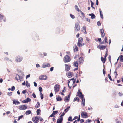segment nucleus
<instances>
[{
  "label": "nucleus",
  "instance_id": "obj_1",
  "mask_svg": "<svg viewBox=\"0 0 123 123\" xmlns=\"http://www.w3.org/2000/svg\"><path fill=\"white\" fill-rule=\"evenodd\" d=\"M83 38L82 37L79 38L77 45L78 47H80L84 45V43H83Z\"/></svg>",
  "mask_w": 123,
  "mask_h": 123
},
{
  "label": "nucleus",
  "instance_id": "obj_2",
  "mask_svg": "<svg viewBox=\"0 0 123 123\" xmlns=\"http://www.w3.org/2000/svg\"><path fill=\"white\" fill-rule=\"evenodd\" d=\"M70 58L68 55H66L63 59V60L65 63L68 62L70 61Z\"/></svg>",
  "mask_w": 123,
  "mask_h": 123
},
{
  "label": "nucleus",
  "instance_id": "obj_3",
  "mask_svg": "<svg viewBox=\"0 0 123 123\" xmlns=\"http://www.w3.org/2000/svg\"><path fill=\"white\" fill-rule=\"evenodd\" d=\"M60 89V85L59 84L55 85L54 87V91L55 93L57 92Z\"/></svg>",
  "mask_w": 123,
  "mask_h": 123
},
{
  "label": "nucleus",
  "instance_id": "obj_4",
  "mask_svg": "<svg viewBox=\"0 0 123 123\" xmlns=\"http://www.w3.org/2000/svg\"><path fill=\"white\" fill-rule=\"evenodd\" d=\"M75 31H78L80 30V27L79 25V24L78 23H75Z\"/></svg>",
  "mask_w": 123,
  "mask_h": 123
},
{
  "label": "nucleus",
  "instance_id": "obj_5",
  "mask_svg": "<svg viewBox=\"0 0 123 123\" xmlns=\"http://www.w3.org/2000/svg\"><path fill=\"white\" fill-rule=\"evenodd\" d=\"M81 116L82 117L86 118L88 117L87 113L83 111L81 113Z\"/></svg>",
  "mask_w": 123,
  "mask_h": 123
},
{
  "label": "nucleus",
  "instance_id": "obj_6",
  "mask_svg": "<svg viewBox=\"0 0 123 123\" xmlns=\"http://www.w3.org/2000/svg\"><path fill=\"white\" fill-rule=\"evenodd\" d=\"M84 60V58L82 57H80L78 59L77 62L79 64H80L83 63Z\"/></svg>",
  "mask_w": 123,
  "mask_h": 123
},
{
  "label": "nucleus",
  "instance_id": "obj_7",
  "mask_svg": "<svg viewBox=\"0 0 123 123\" xmlns=\"http://www.w3.org/2000/svg\"><path fill=\"white\" fill-rule=\"evenodd\" d=\"M27 107L25 105H22L19 106V109L21 110H24L27 108Z\"/></svg>",
  "mask_w": 123,
  "mask_h": 123
},
{
  "label": "nucleus",
  "instance_id": "obj_8",
  "mask_svg": "<svg viewBox=\"0 0 123 123\" xmlns=\"http://www.w3.org/2000/svg\"><path fill=\"white\" fill-rule=\"evenodd\" d=\"M23 59V58L20 56H18L16 57L15 60L17 62H20Z\"/></svg>",
  "mask_w": 123,
  "mask_h": 123
},
{
  "label": "nucleus",
  "instance_id": "obj_9",
  "mask_svg": "<svg viewBox=\"0 0 123 123\" xmlns=\"http://www.w3.org/2000/svg\"><path fill=\"white\" fill-rule=\"evenodd\" d=\"M47 77L46 75H41L40 76L39 78V79L40 80H44L47 79Z\"/></svg>",
  "mask_w": 123,
  "mask_h": 123
},
{
  "label": "nucleus",
  "instance_id": "obj_10",
  "mask_svg": "<svg viewBox=\"0 0 123 123\" xmlns=\"http://www.w3.org/2000/svg\"><path fill=\"white\" fill-rule=\"evenodd\" d=\"M78 96L80 98H84V95L82 94V92H81L80 90H79L78 92L77 93Z\"/></svg>",
  "mask_w": 123,
  "mask_h": 123
},
{
  "label": "nucleus",
  "instance_id": "obj_11",
  "mask_svg": "<svg viewBox=\"0 0 123 123\" xmlns=\"http://www.w3.org/2000/svg\"><path fill=\"white\" fill-rule=\"evenodd\" d=\"M65 70L66 71H67L69 70L70 69V65L68 64H65Z\"/></svg>",
  "mask_w": 123,
  "mask_h": 123
},
{
  "label": "nucleus",
  "instance_id": "obj_12",
  "mask_svg": "<svg viewBox=\"0 0 123 123\" xmlns=\"http://www.w3.org/2000/svg\"><path fill=\"white\" fill-rule=\"evenodd\" d=\"M39 119L38 118L37 116H36L35 117H33L32 119V120L34 123H37V122L38 120Z\"/></svg>",
  "mask_w": 123,
  "mask_h": 123
},
{
  "label": "nucleus",
  "instance_id": "obj_13",
  "mask_svg": "<svg viewBox=\"0 0 123 123\" xmlns=\"http://www.w3.org/2000/svg\"><path fill=\"white\" fill-rule=\"evenodd\" d=\"M68 80V83H69V84L68 85V86L69 87V88L70 89H71V87L72 86H70L69 85V83H70V81L71 80H72V83H73V84H74L75 82V80L74 79V78H72V79H70V80Z\"/></svg>",
  "mask_w": 123,
  "mask_h": 123
},
{
  "label": "nucleus",
  "instance_id": "obj_14",
  "mask_svg": "<svg viewBox=\"0 0 123 123\" xmlns=\"http://www.w3.org/2000/svg\"><path fill=\"white\" fill-rule=\"evenodd\" d=\"M100 31L102 37L104 38L105 35L104 30L103 29H100Z\"/></svg>",
  "mask_w": 123,
  "mask_h": 123
},
{
  "label": "nucleus",
  "instance_id": "obj_15",
  "mask_svg": "<svg viewBox=\"0 0 123 123\" xmlns=\"http://www.w3.org/2000/svg\"><path fill=\"white\" fill-rule=\"evenodd\" d=\"M107 47V46L106 45L105 46H104L103 45H99L98 46V47L99 49L101 50H103L105 49Z\"/></svg>",
  "mask_w": 123,
  "mask_h": 123
},
{
  "label": "nucleus",
  "instance_id": "obj_16",
  "mask_svg": "<svg viewBox=\"0 0 123 123\" xmlns=\"http://www.w3.org/2000/svg\"><path fill=\"white\" fill-rule=\"evenodd\" d=\"M70 94H69L68 96H66L65 98L64 101L65 102H66L67 101L68 102L70 99Z\"/></svg>",
  "mask_w": 123,
  "mask_h": 123
},
{
  "label": "nucleus",
  "instance_id": "obj_17",
  "mask_svg": "<svg viewBox=\"0 0 123 123\" xmlns=\"http://www.w3.org/2000/svg\"><path fill=\"white\" fill-rule=\"evenodd\" d=\"M50 66V64L49 63H47L46 64H43L42 66V67L43 68H45L47 67H49Z\"/></svg>",
  "mask_w": 123,
  "mask_h": 123
},
{
  "label": "nucleus",
  "instance_id": "obj_18",
  "mask_svg": "<svg viewBox=\"0 0 123 123\" xmlns=\"http://www.w3.org/2000/svg\"><path fill=\"white\" fill-rule=\"evenodd\" d=\"M21 78L22 79V77L21 76H20L16 74L15 77V78L18 81V80H20V81Z\"/></svg>",
  "mask_w": 123,
  "mask_h": 123
},
{
  "label": "nucleus",
  "instance_id": "obj_19",
  "mask_svg": "<svg viewBox=\"0 0 123 123\" xmlns=\"http://www.w3.org/2000/svg\"><path fill=\"white\" fill-rule=\"evenodd\" d=\"M67 75L69 78L71 77L72 76V73L71 72L69 71L67 74Z\"/></svg>",
  "mask_w": 123,
  "mask_h": 123
},
{
  "label": "nucleus",
  "instance_id": "obj_20",
  "mask_svg": "<svg viewBox=\"0 0 123 123\" xmlns=\"http://www.w3.org/2000/svg\"><path fill=\"white\" fill-rule=\"evenodd\" d=\"M63 117H60L57 120V123H62V121L63 120Z\"/></svg>",
  "mask_w": 123,
  "mask_h": 123
},
{
  "label": "nucleus",
  "instance_id": "obj_21",
  "mask_svg": "<svg viewBox=\"0 0 123 123\" xmlns=\"http://www.w3.org/2000/svg\"><path fill=\"white\" fill-rule=\"evenodd\" d=\"M13 103L15 105H18L20 104V103L18 101H17L15 99L13 100Z\"/></svg>",
  "mask_w": 123,
  "mask_h": 123
},
{
  "label": "nucleus",
  "instance_id": "obj_22",
  "mask_svg": "<svg viewBox=\"0 0 123 123\" xmlns=\"http://www.w3.org/2000/svg\"><path fill=\"white\" fill-rule=\"evenodd\" d=\"M73 48L74 51V52H77L78 51V48L76 45H74Z\"/></svg>",
  "mask_w": 123,
  "mask_h": 123
},
{
  "label": "nucleus",
  "instance_id": "obj_23",
  "mask_svg": "<svg viewBox=\"0 0 123 123\" xmlns=\"http://www.w3.org/2000/svg\"><path fill=\"white\" fill-rule=\"evenodd\" d=\"M81 99H82V102L81 103L82 105H83V106H84L85 105V101L84 98H81Z\"/></svg>",
  "mask_w": 123,
  "mask_h": 123
},
{
  "label": "nucleus",
  "instance_id": "obj_24",
  "mask_svg": "<svg viewBox=\"0 0 123 123\" xmlns=\"http://www.w3.org/2000/svg\"><path fill=\"white\" fill-rule=\"evenodd\" d=\"M89 15L91 16V18L92 19H94L95 18V16L93 13L90 14Z\"/></svg>",
  "mask_w": 123,
  "mask_h": 123
},
{
  "label": "nucleus",
  "instance_id": "obj_25",
  "mask_svg": "<svg viewBox=\"0 0 123 123\" xmlns=\"http://www.w3.org/2000/svg\"><path fill=\"white\" fill-rule=\"evenodd\" d=\"M99 12H100V14L101 17L102 19H103V14L102 13V11H101V9L100 8L99 9Z\"/></svg>",
  "mask_w": 123,
  "mask_h": 123
},
{
  "label": "nucleus",
  "instance_id": "obj_26",
  "mask_svg": "<svg viewBox=\"0 0 123 123\" xmlns=\"http://www.w3.org/2000/svg\"><path fill=\"white\" fill-rule=\"evenodd\" d=\"M40 106V104L39 102H37L35 105V107L36 108H39Z\"/></svg>",
  "mask_w": 123,
  "mask_h": 123
},
{
  "label": "nucleus",
  "instance_id": "obj_27",
  "mask_svg": "<svg viewBox=\"0 0 123 123\" xmlns=\"http://www.w3.org/2000/svg\"><path fill=\"white\" fill-rule=\"evenodd\" d=\"M101 60L102 62H103V63H104L106 61V59L105 58L102 57H101Z\"/></svg>",
  "mask_w": 123,
  "mask_h": 123
},
{
  "label": "nucleus",
  "instance_id": "obj_28",
  "mask_svg": "<svg viewBox=\"0 0 123 123\" xmlns=\"http://www.w3.org/2000/svg\"><path fill=\"white\" fill-rule=\"evenodd\" d=\"M78 62L77 61H76V62H75L74 64V66L76 67H78Z\"/></svg>",
  "mask_w": 123,
  "mask_h": 123
},
{
  "label": "nucleus",
  "instance_id": "obj_29",
  "mask_svg": "<svg viewBox=\"0 0 123 123\" xmlns=\"http://www.w3.org/2000/svg\"><path fill=\"white\" fill-rule=\"evenodd\" d=\"M40 110L39 109H38L36 111L37 114L38 115H39L40 114Z\"/></svg>",
  "mask_w": 123,
  "mask_h": 123
},
{
  "label": "nucleus",
  "instance_id": "obj_30",
  "mask_svg": "<svg viewBox=\"0 0 123 123\" xmlns=\"http://www.w3.org/2000/svg\"><path fill=\"white\" fill-rule=\"evenodd\" d=\"M26 86L28 88L30 87V84L29 83H28V82L27 81H26Z\"/></svg>",
  "mask_w": 123,
  "mask_h": 123
},
{
  "label": "nucleus",
  "instance_id": "obj_31",
  "mask_svg": "<svg viewBox=\"0 0 123 123\" xmlns=\"http://www.w3.org/2000/svg\"><path fill=\"white\" fill-rule=\"evenodd\" d=\"M79 99L78 97H75L74 100V101H77L79 102Z\"/></svg>",
  "mask_w": 123,
  "mask_h": 123
},
{
  "label": "nucleus",
  "instance_id": "obj_32",
  "mask_svg": "<svg viewBox=\"0 0 123 123\" xmlns=\"http://www.w3.org/2000/svg\"><path fill=\"white\" fill-rule=\"evenodd\" d=\"M75 9L76 10L78 11V12H79L81 11L79 9V8H78V6L77 5H75Z\"/></svg>",
  "mask_w": 123,
  "mask_h": 123
},
{
  "label": "nucleus",
  "instance_id": "obj_33",
  "mask_svg": "<svg viewBox=\"0 0 123 123\" xmlns=\"http://www.w3.org/2000/svg\"><path fill=\"white\" fill-rule=\"evenodd\" d=\"M56 99L58 101H60L62 100V98L60 97H58L56 98Z\"/></svg>",
  "mask_w": 123,
  "mask_h": 123
},
{
  "label": "nucleus",
  "instance_id": "obj_34",
  "mask_svg": "<svg viewBox=\"0 0 123 123\" xmlns=\"http://www.w3.org/2000/svg\"><path fill=\"white\" fill-rule=\"evenodd\" d=\"M120 61L122 62H123V56L121 55L120 56Z\"/></svg>",
  "mask_w": 123,
  "mask_h": 123
},
{
  "label": "nucleus",
  "instance_id": "obj_35",
  "mask_svg": "<svg viewBox=\"0 0 123 123\" xmlns=\"http://www.w3.org/2000/svg\"><path fill=\"white\" fill-rule=\"evenodd\" d=\"M70 108V106H69L68 107H67L66 108L65 110H64V112H67L69 110V108Z\"/></svg>",
  "mask_w": 123,
  "mask_h": 123
},
{
  "label": "nucleus",
  "instance_id": "obj_36",
  "mask_svg": "<svg viewBox=\"0 0 123 123\" xmlns=\"http://www.w3.org/2000/svg\"><path fill=\"white\" fill-rule=\"evenodd\" d=\"M90 2H91V7L92 8H93L94 9H95V8L93 7V5L94 4V3L92 1H90Z\"/></svg>",
  "mask_w": 123,
  "mask_h": 123
},
{
  "label": "nucleus",
  "instance_id": "obj_37",
  "mask_svg": "<svg viewBox=\"0 0 123 123\" xmlns=\"http://www.w3.org/2000/svg\"><path fill=\"white\" fill-rule=\"evenodd\" d=\"M31 111L30 110H28L25 113V114L26 115H28L31 114Z\"/></svg>",
  "mask_w": 123,
  "mask_h": 123
},
{
  "label": "nucleus",
  "instance_id": "obj_38",
  "mask_svg": "<svg viewBox=\"0 0 123 123\" xmlns=\"http://www.w3.org/2000/svg\"><path fill=\"white\" fill-rule=\"evenodd\" d=\"M58 112V111H53L52 113H53V114L54 115H55L57 114Z\"/></svg>",
  "mask_w": 123,
  "mask_h": 123
},
{
  "label": "nucleus",
  "instance_id": "obj_39",
  "mask_svg": "<svg viewBox=\"0 0 123 123\" xmlns=\"http://www.w3.org/2000/svg\"><path fill=\"white\" fill-rule=\"evenodd\" d=\"M103 41L105 42V43H108L107 39V37H105Z\"/></svg>",
  "mask_w": 123,
  "mask_h": 123
},
{
  "label": "nucleus",
  "instance_id": "obj_40",
  "mask_svg": "<svg viewBox=\"0 0 123 123\" xmlns=\"http://www.w3.org/2000/svg\"><path fill=\"white\" fill-rule=\"evenodd\" d=\"M84 30L85 31V33L86 34L87 33L86 31V26H83V27Z\"/></svg>",
  "mask_w": 123,
  "mask_h": 123
},
{
  "label": "nucleus",
  "instance_id": "obj_41",
  "mask_svg": "<svg viewBox=\"0 0 123 123\" xmlns=\"http://www.w3.org/2000/svg\"><path fill=\"white\" fill-rule=\"evenodd\" d=\"M4 16L0 14V22H1L3 19Z\"/></svg>",
  "mask_w": 123,
  "mask_h": 123
},
{
  "label": "nucleus",
  "instance_id": "obj_42",
  "mask_svg": "<svg viewBox=\"0 0 123 123\" xmlns=\"http://www.w3.org/2000/svg\"><path fill=\"white\" fill-rule=\"evenodd\" d=\"M40 94L41 99H43L44 97L43 95L41 92H40Z\"/></svg>",
  "mask_w": 123,
  "mask_h": 123
},
{
  "label": "nucleus",
  "instance_id": "obj_43",
  "mask_svg": "<svg viewBox=\"0 0 123 123\" xmlns=\"http://www.w3.org/2000/svg\"><path fill=\"white\" fill-rule=\"evenodd\" d=\"M68 120L70 121H73V120L72 119V117L71 116H70L68 118Z\"/></svg>",
  "mask_w": 123,
  "mask_h": 123
},
{
  "label": "nucleus",
  "instance_id": "obj_44",
  "mask_svg": "<svg viewBox=\"0 0 123 123\" xmlns=\"http://www.w3.org/2000/svg\"><path fill=\"white\" fill-rule=\"evenodd\" d=\"M26 100L27 103L30 102L31 101V99L29 98H27Z\"/></svg>",
  "mask_w": 123,
  "mask_h": 123
},
{
  "label": "nucleus",
  "instance_id": "obj_45",
  "mask_svg": "<svg viewBox=\"0 0 123 123\" xmlns=\"http://www.w3.org/2000/svg\"><path fill=\"white\" fill-rule=\"evenodd\" d=\"M70 16L72 18V19H74L75 18V17L74 15H72V14H70Z\"/></svg>",
  "mask_w": 123,
  "mask_h": 123
},
{
  "label": "nucleus",
  "instance_id": "obj_46",
  "mask_svg": "<svg viewBox=\"0 0 123 123\" xmlns=\"http://www.w3.org/2000/svg\"><path fill=\"white\" fill-rule=\"evenodd\" d=\"M23 117V115H21L20 116H19L18 117V121H19L20 119L22 118Z\"/></svg>",
  "mask_w": 123,
  "mask_h": 123
},
{
  "label": "nucleus",
  "instance_id": "obj_47",
  "mask_svg": "<svg viewBox=\"0 0 123 123\" xmlns=\"http://www.w3.org/2000/svg\"><path fill=\"white\" fill-rule=\"evenodd\" d=\"M103 66H104V68L103 69V74L105 75V71L104 69H105L104 66V65Z\"/></svg>",
  "mask_w": 123,
  "mask_h": 123
},
{
  "label": "nucleus",
  "instance_id": "obj_48",
  "mask_svg": "<svg viewBox=\"0 0 123 123\" xmlns=\"http://www.w3.org/2000/svg\"><path fill=\"white\" fill-rule=\"evenodd\" d=\"M97 25L98 26H99L101 25V23L99 21H98L97 22Z\"/></svg>",
  "mask_w": 123,
  "mask_h": 123
},
{
  "label": "nucleus",
  "instance_id": "obj_49",
  "mask_svg": "<svg viewBox=\"0 0 123 123\" xmlns=\"http://www.w3.org/2000/svg\"><path fill=\"white\" fill-rule=\"evenodd\" d=\"M39 91L40 92H41L43 90L41 86H40L39 87Z\"/></svg>",
  "mask_w": 123,
  "mask_h": 123
},
{
  "label": "nucleus",
  "instance_id": "obj_50",
  "mask_svg": "<svg viewBox=\"0 0 123 123\" xmlns=\"http://www.w3.org/2000/svg\"><path fill=\"white\" fill-rule=\"evenodd\" d=\"M80 12L82 15L84 17H85V15L84 14V13H83V12L82 11H81V10L80 11Z\"/></svg>",
  "mask_w": 123,
  "mask_h": 123
},
{
  "label": "nucleus",
  "instance_id": "obj_51",
  "mask_svg": "<svg viewBox=\"0 0 123 123\" xmlns=\"http://www.w3.org/2000/svg\"><path fill=\"white\" fill-rule=\"evenodd\" d=\"M5 60L6 61H8V60H10V61H11V62L12 61L11 60H10L7 57H5Z\"/></svg>",
  "mask_w": 123,
  "mask_h": 123
},
{
  "label": "nucleus",
  "instance_id": "obj_52",
  "mask_svg": "<svg viewBox=\"0 0 123 123\" xmlns=\"http://www.w3.org/2000/svg\"><path fill=\"white\" fill-rule=\"evenodd\" d=\"M108 59L110 61V62L111 63V57L110 55L108 57Z\"/></svg>",
  "mask_w": 123,
  "mask_h": 123
},
{
  "label": "nucleus",
  "instance_id": "obj_53",
  "mask_svg": "<svg viewBox=\"0 0 123 123\" xmlns=\"http://www.w3.org/2000/svg\"><path fill=\"white\" fill-rule=\"evenodd\" d=\"M27 92V91L26 90H25L23 91L22 92V93L23 94H24Z\"/></svg>",
  "mask_w": 123,
  "mask_h": 123
},
{
  "label": "nucleus",
  "instance_id": "obj_54",
  "mask_svg": "<svg viewBox=\"0 0 123 123\" xmlns=\"http://www.w3.org/2000/svg\"><path fill=\"white\" fill-rule=\"evenodd\" d=\"M118 120V119L116 120V123H121V121Z\"/></svg>",
  "mask_w": 123,
  "mask_h": 123
},
{
  "label": "nucleus",
  "instance_id": "obj_55",
  "mask_svg": "<svg viewBox=\"0 0 123 123\" xmlns=\"http://www.w3.org/2000/svg\"><path fill=\"white\" fill-rule=\"evenodd\" d=\"M114 74H116L115 75V78H116V77L117 76L118 74L117 73V72L116 71H115L114 72Z\"/></svg>",
  "mask_w": 123,
  "mask_h": 123
},
{
  "label": "nucleus",
  "instance_id": "obj_56",
  "mask_svg": "<svg viewBox=\"0 0 123 123\" xmlns=\"http://www.w3.org/2000/svg\"><path fill=\"white\" fill-rule=\"evenodd\" d=\"M15 89V87L14 86L12 87L11 89L12 91H13Z\"/></svg>",
  "mask_w": 123,
  "mask_h": 123
},
{
  "label": "nucleus",
  "instance_id": "obj_57",
  "mask_svg": "<svg viewBox=\"0 0 123 123\" xmlns=\"http://www.w3.org/2000/svg\"><path fill=\"white\" fill-rule=\"evenodd\" d=\"M32 96L34 98H36V96L35 93H33L32 94Z\"/></svg>",
  "mask_w": 123,
  "mask_h": 123
},
{
  "label": "nucleus",
  "instance_id": "obj_58",
  "mask_svg": "<svg viewBox=\"0 0 123 123\" xmlns=\"http://www.w3.org/2000/svg\"><path fill=\"white\" fill-rule=\"evenodd\" d=\"M91 121V120L89 119H87L86 120V123H89Z\"/></svg>",
  "mask_w": 123,
  "mask_h": 123
},
{
  "label": "nucleus",
  "instance_id": "obj_59",
  "mask_svg": "<svg viewBox=\"0 0 123 123\" xmlns=\"http://www.w3.org/2000/svg\"><path fill=\"white\" fill-rule=\"evenodd\" d=\"M22 102L23 103H27L26 99L24 100H23L22 101Z\"/></svg>",
  "mask_w": 123,
  "mask_h": 123
},
{
  "label": "nucleus",
  "instance_id": "obj_60",
  "mask_svg": "<svg viewBox=\"0 0 123 123\" xmlns=\"http://www.w3.org/2000/svg\"><path fill=\"white\" fill-rule=\"evenodd\" d=\"M98 40L99 41V42H100L101 41V39L100 38H97Z\"/></svg>",
  "mask_w": 123,
  "mask_h": 123
},
{
  "label": "nucleus",
  "instance_id": "obj_61",
  "mask_svg": "<svg viewBox=\"0 0 123 123\" xmlns=\"http://www.w3.org/2000/svg\"><path fill=\"white\" fill-rule=\"evenodd\" d=\"M80 115H79V117L78 119H77V121H79L80 120Z\"/></svg>",
  "mask_w": 123,
  "mask_h": 123
},
{
  "label": "nucleus",
  "instance_id": "obj_62",
  "mask_svg": "<svg viewBox=\"0 0 123 123\" xmlns=\"http://www.w3.org/2000/svg\"><path fill=\"white\" fill-rule=\"evenodd\" d=\"M65 114V113L64 112H63L62 114L61 115L60 117H62Z\"/></svg>",
  "mask_w": 123,
  "mask_h": 123
},
{
  "label": "nucleus",
  "instance_id": "obj_63",
  "mask_svg": "<svg viewBox=\"0 0 123 123\" xmlns=\"http://www.w3.org/2000/svg\"><path fill=\"white\" fill-rule=\"evenodd\" d=\"M78 118V117L77 116H75L74 117V118L73 119V120H74Z\"/></svg>",
  "mask_w": 123,
  "mask_h": 123
},
{
  "label": "nucleus",
  "instance_id": "obj_64",
  "mask_svg": "<svg viewBox=\"0 0 123 123\" xmlns=\"http://www.w3.org/2000/svg\"><path fill=\"white\" fill-rule=\"evenodd\" d=\"M84 121V119H81L80 120V123H82Z\"/></svg>",
  "mask_w": 123,
  "mask_h": 123
}]
</instances>
